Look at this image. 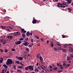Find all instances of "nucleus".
<instances>
[{
	"mask_svg": "<svg viewBox=\"0 0 73 73\" xmlns=\"http://www.w3.org/2000/svg\"><path fill=\"white\" fill-rule=\"evenodd\" d=\"M62 38H65L66 37V36H65L64 35H62Z\"/></svg>",
	"mask_w": 73,
	"mask_h": 73,
	"instance_id": "obj_33",
	"label": "nucleus"
},
{
	"mask_svg": "<svg viewBox=\"0 0 73 73\" xmlns=\"http://www.w3.org/2000/svg\"><path fill=\"white\" fill-rule=\"evenodd\" d=\"M61 5H65V4L64 3H62L61 4Z\"/></svg>",
	"mask_w": 73,
	"mask_h": 73,
	"instance_id": "obj_52",
	"label": "nucleus"
},
{
	"mask_svg": "<svg viewBox=\"0 0 73 73\" xmlns=\"http://www.w3.org/2000/svg\"><path fill=\"white\" fill-rule=\"evenodd\" d=\"M70 65V64H68L65 66V68H68Z\"/></svg>",
	"mask_w": 73,
	"mask_h": 73,
	"instance_id": "obj_12",
	"label": "nucleus"
},
{
	"mask_svg": "<svg viewBox=\"0 0 73 73\" xmlns=\"http://www.w3.org/2000/svg\"><path fill=\"white\" fill-rule=\"evenodd\" d=\"M29 69L31 70V71H32V70H34V68L33 67H32V66H28Z\"/></svg>",
	"mask_w": 73,
	"mask_h": 73,
	"instance_id": "obj_2",
	"label": "nucleus"
},
{
	"mask_svg": "<svg viewBox=\"0 0 73 73\" xmlns=\"http://www.w3.org/2000/svg\"><path fill=\"white\" fill-rule=\"evenodd\" d=\"M22 44L23 45H25V46H27V45H29V43L26 41L25 43H23Z\"/></svg>",
	"mask_w": 73,
	"mask_h": 73,
	"instance_id": "obj_3",
	"label": "nucleus"
},
{
	"mask_svg": "<svg viewBox=\"0 0 73 73\" xmlns=\"http://www.w3.org/2000/svg\"><path fill=\"white\" fill-rule=\"evenodd\" d=\"M73 48L70 47V50H69L70 52H73Z\"/></svg>",
	"mask_w": 73,
	"mask_h": 73,
	"instance_id": "obj_13",
	"label": "nucleus"
},
{
	"mask_svg": "<svg viewBox=\"0 0 73 73\" xmlns=\"http://www.w3.org/2000/svg\"><path fill=\"white\" fill-rule=\"evenodd\" d=\"M58 50H61V48L59 47L58 48Z\"/></svg>",
	"mask_w": 73,
	"mask_h": 73,
	"instance_id": "obj_50",
	"label": "nucleus"
},
{
	"mask_svg": "<svg viewBox=\"0 0 73 73\" xmlns=\"http://www.w3.org/2000/svg\"><path fill=\"white\" fill-rule=\"evenodd\" d=\"M33 41H34L33 39H31V42H33Z\"/></svg>",
	"mask_w": 73,
	"mask_h": 73,
	"instance_id": "obj_40",
	"label": "nucleus"
},
{
	"mask_svg": "<svg viewBox=\"0 0 73 73\" xmlns=\"http://www.w3.org/2000/svg\"><path fill=\"white\" fill-rule=\"evenodd\" d=\"M66 1L68 3V4H70V3H71V1L70 0H67Z\"/></svg>",
	"mask_w": 73,
	"mask_h": 73,
	"instance_id": "obj_20",
	"label": "nucleus"
},
{
	"mask_svg": "<svg viewBox=\"0 0 73 73\" xmlns=\"http://www.w3.org/2000/svg\"><path fill=\"white\" fill-rule=\"evenodd\" d=\"M5 52H6V53H7L8 52V50L7 49H5L4 50Z\"/></svg>",
	"mask_w": 73,
	"mask_h": 73,
	"instance_id": "obj_29",
	"label": "nucleus"
},
{
	"mask_svg": "<svg viewBox=\"0 0 73 73\" xmlns=\"http://www.w3.org/2000/svg\"><path fill=\"white\" fill-rule=\"evenodd\" d=\"M40 56V54H38L36 56L37 58H39V56Z\"/></svg>",
	"mask_w": 73,
	"mask_h": 73,
	"instance_id": "obj_30",
	"label": "nucleus"
},
{
	"mask_svg": "<svg viewBox=\"0 0 73 73\" xmlns=\"http://www.w3.org/2000/svg\"><path fill=\"white\" fill-rule=\"evenodd\" d=\"M59 66H60V69H63V67H62V65H61L60 64H59Z\"/></svg>",
	"mask_w": 73,
	"mask_h": 73,
	"instance_id": "obj_18",
	"label": "nucleus"
},
{
	"mask_svg": "<svg viewBox=\"0 0 73 73\" xmlns=\"http://www.w3.org/2000/svg\"><path fill=\"white\" fill-rule=\"evenodd\" d=\"M21 43V41H17L15 42V44H16V45H17V44L19 45Z\"/></svg>",
	"mask_w": 73,
	"mask_h": 73,
	"instance_id": "obj_5",
	"label": "nucleus"
},
{
	"mask_svg": "<svg viewBox=\"0 0 73 73\" xmlns=\"http://www.w3.org/2000/svg\"><path fill=\"white\" fill-rule=\"evenodd\" d=\"M54 50H55V51H57V48H54Z\"/></svg>",
	"mask_w": 73,
	"mask_h": 73,
	"instance_id": "obj_28",
	"label": "nucleus"
},
{
	"mask_svg": "<svg viewBox=\"0 0 73 73\" xmlns=\"http://www.w3.org/2000/svg\"><path fill=\"white\" fill-rule=\"evenodd\" d=\"M52 66L53 67H54V66H55V65H54V64H52Z\"/></svg>",
	"mask_w": 73,
	"mask_h": 73,
	"instance_id": "obj_61",
	"label": "nucleus"
},
{
	"mask_svg": "<svg viewBox=\"0 0 73 73\" xmlns=\"http://www.w3.org/2000/svg\"><path fill=\"white\" fill-rule=\"evenodd\" d=\"M39 65H40V66L41 68H42H42H43V67H42V66H41V65H40V64H39Z\"/></svg>",
	"mask_w": 73,
	"mask_h": 73,
	"instance_id": "obj_55",
	"label": "nucleus"
},
{
	"mask_svg": "<svg viewBox=\"0 0 73 73\" xmlns=\"http://www.w3.org/2000/svg\"><path fill=\"white\" fill-rule=\"evenodd\" d=\"M34 71L35 72H38V70L37 69H35Z\"/></svg>",
	"mask_w": 73,
	"mask_h": 73,
	"instance_id": "obj_24",
	"label": "nucleus"
},
{
	"mask_svg": "<svg viewBox=\"0 0 73 73\" xmlns=\"http://www.w3.org/2000/svg\"><path fill=\"white\" fill-rule=\"evenodd\" d=\"M17 35H20V33L19 32H17Z\"/></svg>",
	"mask_w": 73,
	"mask_h": 73,
	"instance_id": "obj_37",
	"label": "nucleus"
},
{
	"mask_svg": "<svg viewBox=\"0 0 73 73\" xmlns=\"http://www.w3.org/2000/svg\"><path fill=\"white\" fill-rule=\"evenodd\" d=\"M13 67L14 69H16V66L15 65H13Z\"/></svg>",
	"mask_w": 73,
	"mask_h": 73,
	"instance_id": "obj_31",
	"label": "nucleus"
},
{
	"mask_svg": "<svg viewBox=\"0 0 73 73\" xmlns=\"http://www.w3.org/2000/svg\"><path fill=\"white\" fill-rule=\"evenodd\" d=\"M70 56L71 57L73 58V55H70Z\"/></svg>",
	"mask_w": 73,
	"mask_h": 73,
	"instance_id": "obj_64",
	"label": "nucleus"
},
{
	"mask_svg": "<svg viewBox=\"0 0 73 73\" xmlns=\"http://www.w3.org/2000/svg\"><path fill=\"white\" fill-rule=\"evenodd\" d=\"M56 45H59V46H60V47H61V45H60L59 44L56 43Z\"/></svg>",
	"mask_w": 73,
	"mask_h": 73,
	"instance_id": "obj_41",
	"label": "nucleus"
},
{
	"mask_svg": "<svg viewBox=\"0 0 73 73\" xmlns=\"http://www.w3.org/2000/svg\"><path fill=\"white\" fill-rule=\"evenodd\" d=\"M1 42H7V40L4 39L1 40Z\"/></svg>",
	"mask_w": 73,
	"mask_h": 73,
	"instance_id": "obj_17",
	"label": "nucleus"
},
{
	"mask_svg": "<svg viewBox=\"0 0 73 73\" xmlns=\"http://www.w3.org/2000/svg\"><path fill=\"white\" fill-rule=\"evenodd\" d=\"M4 70H5V69H4V70H2V72L1 73H4Z\"/></svg>",
	"mask_w": 73,
	"mask_h": 73,
	"instance_id": "obj_38",
	"label": "nucleus"
},
{
	"mask_svg": "<svg viewBox=\"0 0 73 73\" xmlns=\"http://www.w3.org/2000/svg\"><path fill=\"white\" fill-rule=\"evenodd\" d=\"M38 64H39L38 62L37 63L36 65H37V66H38Z\"/></svg>",
	"mask_w": 73,
	"mask_h": 73,
	"instance_id": "obj_62",
	"label": "nucleus"
},
{
	"mask_svg": "<svg viewBox=\"0 0 73 73\" xmlns=\"http://www.w3.org/2000/svg\"><path fill=\"white\" fill-rule=\"evenodd\" d=\"M18 59L19 60H20V61H22V60H23V58L22 57H19L18 58Z\"/></svg>",
	"mask_w": 73,
	"mask_h": 73,
	"instance_id": "obj_8",
	"label": "nucleus"
},
{
	"mask_svg": "<svg viewBox=\"0 0 73 73\" xmlns=\"http://www.w3.org/2000/svg\"><path fill=\"white\" fill-rule=\"evenodd\" d=\"M12 51H15V50L14 49V48H13L12 49Z\"/></svg>",
	"mask_w": 73,
	"mask_h": 73,
	"instance_id": "obj_46",
	"label": "nucleus"
},
{
	"mask_svg": "<svg viewBox=\"0 0 73 73\" xmlns=\"http://www.w3.org/2000/svg\"><path fill=\"white\" fill-rule=\"evenodd\" d=\"M3 66L4 67L7 69V68H8V66L6 65V64L3 65Z\"/></svg>",
	"mask_w": 73,
	"mask_h": 73,
	"instance_id": "obj_16",
	"label": "nucleus"
},
{
	"mask_svg": "<svg viewBox=\"0 0 73 73\" xmlns=\"http://www.w3.org/2000/svg\"><path fill=\"white\" fill-rule=\"evenodd\" d=\"M40 61L41 62V61H42V60H43V58H42V57L41 56H40Z\"/></svg>",
	"mask_w": 73,
	"mask_h": 73,
	"instance_id": "obj_21",
	"label": "nucleus"
},
{
	"mask_svg": "<svg viewBox=\"0 0 73 73\" xmlns=\"http://www.w3.org/2000/svg\"><path fill=\"white\" fill-rule=\"evenodd\" d=\"M67 61H69V60H72V57L67 56Z\"/></svg>",
	"mask_w": 73,
	"mask_h": 73,
	"instance_id": "obj_7",
	"label": "nucleus"
},
{
	"mask_svg": "<svg viewBox=\"0 0 73 73\" xmlns=\"http://www.w3.org/2000/svg\"><path fill=\"white\" fill-rule=\"evenodd\" d=\"M23 37H24V38H25V36H26V35L25 34H23L22 35Z\"/></svg>",
	"mask_w": 73,
	"mask_h": 73,
	"instance_id": "obj_19",
	"label": "nucleus"
},
{
	"mask_svg": "<svg viewBox=\"0 0 73 73\" xmlns=\"http://www.w3.org/2000/svg\"><path fill=\"white\" fill-rule=\"evenodd\" d=\"M10 29H13V27H10Z\"/></svg>",
	"mask_w": 73,
	"mask_h": 73,
	"instance_id": "obj_47",
	"label": "nucleus"
},
{
	"mask_svg": "<svg viewBox=\"0 0 73 73\" xmlns=\"http://www.w3.org/2000/svg\"><path fill=\"white\" fill-rule=\"evenodd\" d=\"M25 40H26V41H28V40H29L28 38H26Z\"/></svg>",
	"mask_w": 73,
	"mask_h": 73,
	"instance_id": "obj_42",
	"label": "nucleus"
},
{
	"mask_svg": "<svg viewBox=\"0 0 73 73\" xmlns=\"http://www.w3.org/2000/svg\"><path fill=\"white\" fill-rule=\"evenodd\" d=\"M49 42V40H47V43H48Z\"/></svg>",
	"mask_w": 73,
	"mask_h": 73,
	"instance_id": "obj_63",
	"label": "nucleus"
},
{
	"mask_svg": "<svg viewBox=\"0 0 73 73\" xmlns=\"http://www.w3.org/2000/svg\"><path fill=\"white\" fill-rule=\"evenodd\" d=\"M57 65L58 66H60V64H58V63H57Z\"/></svg>",
	"mask_w": 73,
	"mask_h": 73,
	"instance_id": "obj_57",
	"label": "nucleus"
},
{
	"mask_svg": "<svg viewBox=\"0 0 73 73\" xmlns=\"http://www.w3.org/2000/svg\"><path fill=\"white\" fill-rule=\"evenodd\" d=\"M31 56V55H30L29 54H28V56Z\"/></svg>",
	"mask_w": 73,
	"mask_h": 73,
	"instance_id": "obj_60",
	"label": "nucleus"
},
{
	"mask_svg": "<svg viewBox=\"0 0 73 73\" xmlns=\"http://www.w3.org/2000/svg\"><path fill=\"white\" fill-rule=\"evenodd\" d=\"M67 45H64V48H67Z\"/></svg>",
	"mask_w": 73,
	"mask_h": 73,
	"instance_id": "obj_43",
	"label": "nucleus"
},
{
	"mask_svg": "<svg viewBox=\"0 0 73 73\" xmlns=\"http://www.w3.org/2000/svg\"><path fill=\"white\" fill-rule=\"evenodd\" d=\"M25 70H28V69H29V68L28 67H25Z\"/></svg>",
	"mask_w": 73,
	"mask_h": 73,
	"instance_id": "obj_22",
	"label": "nucleus"
},
{
	"mask_svg": "<svg viewBox=\"0 0 73 73\" xmlns=\"http://www.w3.org/2000/svg\"><path fill=\"white\" fill-rule=\"evenodd\" d=\"M50 69H52V66L50 65Z\"/></svg>",
	"mask_w": 73,
	"mask_h": 73,
	"instance_id": "obj_58",
	"label": "nucleus"
},
{
	"mask_svg": "<svg viewBox=\"0 0 73 73\" xmlns=\"http://www.w3.org/2000/svg\"><path fill=\"white\" fill-rule=\"evenodd\" d=\"M17 72H20L21 73V72H22V71H21V70H17Z\"/></svg>",
	"mask_w": 73,
	"mask_h": 73,
	"instance_id": "obj_27",
	"label": "nucleus"
},
{
	"mask_svg": "<svg viewBox=\"0 0 73 73\" xmlns=\"http://www.w3.org/2000/svg\"><path fill=\"white\" fill-rule=\"evenodd\" d=\"M0 50L1 51V52H3V50L0 49Z\"/></svg>",
	"mask_w": 73,
	"mask_h": 73,
	"instance_id": "obj_51",
	"label": "nucleus"
},
{
	"mask_svg": "<svg viewBox=\"0 0 73 73\" xmlns=\"http://www.w3.org/2000/svg\"><path fill=\"white\" fill-rule=\"evenodd\" d=\"M42 65H43V66H44V65H45V62H43L42 63Z\"/></svg>",
	"mask_w": 73,
	"mask_h": 73,
	"instance_id": "obj_35",
	"label": "nucleus"
},
{
	"mask_svg": "<svg viewBox=\"0 0 73 73\" xmlns=\"http://www.w3.org/2000/svg\"><path fill=\"white\" fill-rule=\"evenodd\" d=\"M24 40V38H20L19 39V41H21V40Z\"/></svg>",
	"mask_w": 73,
	"mask_h": 73,
	"instance_id": "obj_32",
	"label": "nucleus"
},
{
	"mask_svg": "<svg viewBox=\"0 0 73 73\" xmlns=\"http://www.w3.org/2000/svg\"><path fill=\"white\" fill-rule=\"evenodd\" d=\"M58 4L59 5H61V3H58Z\"/></svg>",
	"mask_w": 73,
	"mask_h": 73,
	"instance_id": "obj_48",
	"label": "nucleus"
},
{
	"mask_svg": "<svg viewBox=\"0 0 73 73\" xmlns=\"http://www.w3.org/2000/svg\"><path fill=\"white\" fill-rule=\"evenodd\" d=\"M57 7H60V5H59L58 4V5H57Z\"/></svg>",
	"mask_w": 73,
	"mask_h": 73,
	"instance_id": "obj_54",
	"label": "nucleus"
},
{
	"mask_svg": "<svg viewBox=\"0 0 73 73\" xmlns=\"http://www.w3.org/2000/svg\"><path fill=\"white\" fill-rule=\"evenodd\" d=\"M16 63H17V64H20V62L16 61H15Z\"/></svg>",
	"mask_w": 73,
	"mask_h": 73,
	"instance_id": "obj_25",
	"label": "nucleus"
},
{
	"mask_svg": "<svg viewBox=\"0 0 73 73\" xmlns=\"http://www.w3.org/2000/svg\"><path fill=\"white\" fill-rule=\"evenodd\" d=\"M20 64L22 66H24V64H23L22 63H20Z\"/></svg>",
	"mask_w": 73,
	"mask_h": 73,
	"instance_id": "obj_44",
	"label": "nucleus"
},
{
	"mask_svg": "<svg viewBox=\"0 0 73 73\" xmlns=\"http://www.w3.org/2000/svg\"><path fill=\"white\" fill-rule=\"evenodd\" d=\"M53 69H54V70H56L57 69V67H55V68H53Z\"/></svg>",
	"mask_w": 73,
	"mask_h": 73,
	"instance_id": "obj_23",
	"label": "nucleus"
},
{
	"mask_svg": "<svg viewBox=\"0 0 73 73\" xmlns=\"http://www.w3.org/2000/svg\"><path fill=\"white\" fill-rule=\"evenodd\" d=\"M35 37L36 38H37L38 39H39V37L38 36H35Z\"/></svg>",
	"mask_w": 73,
	"mask_h": 73,
	"instance_id": "obj_45",
	"label": "nucleus"
},
{
	"mask_svg": "<svg viewBox=\"0 0 73 73\" xmlns=\"http://www.w3.org/2000/svg\"><path fill=\"white\" fill-rule=\"evenodd\" d=\"M62 72V70H60L59 71H58V73H60V72Z\"/></svg>",
	"mask_w": 73,
	"mask_h": 73,
	"instance_id": "obj_36",
	"label": "nucleus"
},
{
	"mask_svg": "<svg viewBox=\"0 0 73 73\" xmlns=\"http://www.w3.org/2000/svg\"><path fill=\"white\" fill-rule=\"evenodd\" d=\"M63 52H66V49H63Z\"/></svg>",
	"mask_w": 73,
	"mask_h": 73,
	"instance_id": "obj_26",
	"label": "nucleus"
},
{
	"mask_svg": "<svg viewBox=\"0 0 73 73\" xmlns=\"http://www.w3.org/2000/svg\"><path fill=\"white\" fill-rule=\"evenodd\" d=\"M26 50H27V51H28V48H26Z\"/></svg>",
	"mask_w": 73,
	"mask_h": 73,
	"instance_id": "obj_59",
	"label": "nucleus"
},
{
	"mask_svg": "<svg viewBox=\"0 0 73 73\" xmlns=\"http://www.w3.org/2000/svg\"><path fill=\"white\" fill-rule=\"evenodd\" d=\"M50 45L51 46H52V47H53L54 46V43H53V42H51Z\"/></svg>",
	"mask_w": 73,
	"mask_h": 73,
	"instance_id": "obj_10",
	"label": "nucleus"
},
{
	"mask_svg": "<svg viewBox=\"0 0 73 73\" xmlns=\"http://www.w3.org/2000/svg\"><path fill=\"white\" fill-rule=\"evenodd\" d=\"M26 36L28 37H29L30 36V33L29 32H27L26 34Z\"/></svg>",
	"mask_w": 73,
	"mask_h": 73,
	"instance_id": "obj_14",
	"label": "nucleus"
},
{
	"mask_svg": "<svg viewBox=\"0 0 73 73\" xmlns=\"http://www.w3.org/2000/svg\"><path fill=\"white\" fill-rule=\"evenodd\" d=\"M66 65V63H64L63 64V66H65Z\"/></svg>",
	"mask_w": 73,
	"mask_h": 73,
	"instance_id": "obj_39",
	"label": "nucleus"
},
{
	"mask_svg": "<svg viewBox=\"0 0 73 73\" xmlns=\"http://www.w3.org/2000/svg\"><path fill=\"white\" fill-rule=\"evenodd\" d=\"M11 35L12 36H16L17 35V34L15 32L11 34Z\"/></svg>",
	"mask_w": 73,
	"mask_h": 73,
	"instance_id": "obj_11",
	"label": "nucleus"
},
{
	"mask_svg": "<svg viewBox=\"0 0 73 73\" xmlns=\"http://www.w3.org/2000/svg\"><path fill=\"white\" fill-rule=\"evenodd\" d=\"M18 68H20V69H21V68H23V66H18Z\"/></svg>",
	"mask_w": 73,
	"mask_h": 73,
	"instance_id": "obj_34",
	"label": "nucleus"
},
{
	"mask_svg": "<svg viewBox=\"0 0 73 73\" xmlns=\"http://www.w3.org/2000/svg\"><path fill=\"white\" fill-rule=\"evenodd\" d=\"M1 60H2V61H3V58H1Z\"/></svg>",
	"mask_w": 73,
	"mask_h": 73,
	"instance_id": "obj_56",
	"label": "nucleus"
},
{
	"mask_svg": "<svg viewBox=\"0 0 73 73\" xmlns=\"http://www.w3.org/2000/svg\"><path fill=\"white\" fill-rule=\"evenodd\" d=\"M14 64V62H13V61L11 59H8L6 63V65H9V64Z\"/></svg>",
	"mask_w": 73,
	"mask_h": 73,
	"instance_id": "obj_1",
	"label": "nucleus"
},
{
	"mask_svg": "<svg viewBox=\"0 0 73 73\" xmlns=\"http://www.w3.org/2000/svg\"><path fill=\"white\" fill-rule=\"evenodd\" d=\"M68 11H68V12H71V11H72V9H70V8H68Z\"/></svg>",
	"mask_w": 73,
	"mask_h": 73,
	"instance_id": "obj_15",
	"label": "nucleus"
},
{
	"mask_svg": "<svg viewBox=\"0 0 73 73\" xmlns=\"http://www.w3.org/2000/svg\"><path fill=\"white\" fill-rule=\"evenodd\" d=\"M7 38H9L10 39H11V38L13 39V36H8L7 37Z\"/></svg>",
	"mask_w": 73,
	"mask_h": 73,
	"instance_id": "obj_9",
	"label": "nucleus"
},
{
	"mask_svg": "<svg viewBox=\"0 0 73 73\" xmlns=\"http://www.w3.org/2000/svg\"><path fill=\"white\" fill-rule=\"evenodd\" d=\"M26 32H27V31L24 30V29H21V33H26Z\"/></svg>",
	"mask_w": 73,
	"mask_h": 73,
	"instance_id": "obj_4",
	"label": "nucleus"
},
{
	"mask_svg": "<svg viewBox=\"0 0 73 73\" xmlns=\"http://www.w3.org/2000/svg\"><path fill=\"white\" fill-rule=\"evenodd\" d=\"M0 63H2V62H3V60H0Z\"/></svg>",
	"mask_w": 73,
	"mask_h": 73,
	"instance_id": "obj_53",
	"label": "nucleus"
},
{
	"mask_svg": "<svg viewBox=\"0 0 73 73\" xmlns=\"http://www.w3.org/2000/svg\"><path fill=\"white\" fill-rule=\"evenodd\" d=\"M32 23L33 24H36L37 23V21H36V20L35 19H34L32 21Z\"/></svg>",
	"mask_w": 73,
	"mask_h": 73,
	"instance_id": "obj_6",
	"label": "nucleus"
},
{
	"mask_svg": "<svg viewBox=\"0 0 73 73\" xmlns=\"http://www.w3.org/2000/svg\"><path fill=\"white\" fill-rule=\"evenodd\" d=\"M2 28H6V27L2 26Z\"/></svg>",
	"mask_w": 73,
	"mask_h": 73,
	"instance_id": "obj_49",
	"label": "nucleus"
}]
</instances>
